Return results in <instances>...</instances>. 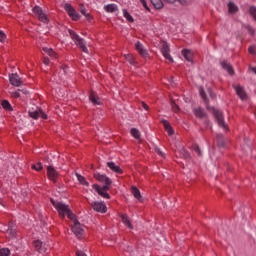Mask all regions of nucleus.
Returning a JSON list of instances; mask_svg holds the SVG:
<instances>
[{"instance_id": "nucleus-20", "label": "nucleus", "mask_w": 256, "mask_h": 256, "mask_svg": "<svg viewBox=\"0 0 256 256\" xmlns=\"http://www.w3.org/2000/svg\"><path fill=\"white\" fill-rule=\"evenodd\" d=\"M131 193L137 199L138 201H143V198L141 196V191L137 188V186H132Z\"/></svg>"}, {"instance_id": "nucleus-48", "label": "nucleus", "mask_w": 256, "mask_h": 256, "mask_svg": "<svg viewBox=\"0 0 256 256\" xmlns=\"http://www.w3.org/2000/svg\"><path fill=\"white\" fill-rule=\"evenodd\" d=\"M12 97H14V99H19L21 94L19 92H12Z\"/></svg>"}, {"instance_id": "nucleus-43", "label": "nucleus", "mask_w": 256, "mask_h": 256, "mask_svg": "<svg viewBox=\"0 0 256 256\" xmlns=\"http://www.w3.org/2000/svg\"><path fill=\"white\" fill-rule=\"evenodd\" d=\"M32 169H34L35 171H41V169H43V165L41 163L38 164H34L32 165Z\"/></svg>"}, {"instance_id": "nucleus-13", "label": "nucleus", "mask_w": 256, "mask_h": 256, "mask_svg": "<svg viewBox=\"0 0 256 256\" xmlns=\"http://www.w3.org/2000/svg\"><path fill=\"white\" fill-rule=\"evenodd\" d=\"M107 167L113 171V173H117V175H123V169H121L119 165L115 164V162H107Z\"/></svg>"}, {"instance_id": "nucleus-35", "label": "nucleus", "mask_w": 256, "mask_h": 256, "mask_svg": "<svg viewBox=\"0 0 256 256\" xmlns=\"http://www.w3.org/2000/svg\"><path fill=\"white\" fill-rule=\"evenodd\" d=\"M200 96L202 97L204 103H209V98H207V94H205V90L203 88L199 89Z\"/></svg>"}, {"instance_id": "nucleus-37", "label": "nucleus", "mask_w": 256, "mask_h": 256, "mask_svg": "<svg viewBox=\"0 0 256 256\" xmlns=\"http://www.w3.org/2000/svg\"><path fill=\"white\" fill-rule=\"evenodd\" d=\"M80 13H82L86 19H91V15L87 14V9H85V6H80Z\"/></svg>"}, {"instance_id": "nucleus-10", "label": "nucleus", "mask_w": 256, "mask_h": 256, "mask_svg": "<svg viewBox=\"0 0 256 256\" xmlns=\"http://www.w3.org/2000/svg\"><path fill=\"white\" fill-rule=\"evenodd\" d=\"M91 207L94 211H97V213H107V206L103 202H93Z\"/></svg>"}, {"instance_id": "nucleus-39", "label": "nucleus", "mask_w": 256, "mask_h": 256, "mask_svg": "<svg viewBox=\"0 0 256 256\" xmlns=\"http://www.w3.org/2000/svg\"><path fill=\"white\" fill-rule=\"evenodd\" d=\"M47 249H49V245L42 242V246L39 248L38 253H47Z\"/></svg>"}, {"instance_id": "nucleus-19", "label": "nucleus", "mask_w": 256, "mask_h": 256, "mask_svg": "<svg viewBox=\"0 0 256 256\" xmlns=\"http://www.w3.org/2000/svg\"><path fill=\"white\" fill-rule=\"evenodd\" d=\"M194 115L198 119H205V117H207V114L205 113V110L201 107H198L194 110Z\"/></svg>"}, {"instance_id": "nucleus-30", "label": "nucleus", "mask_w": 256, "mask_h": 256, "mask_svg": "<svg viewBox=\"0 0 256 256\" xmlns=\"http://www.w3.org/2000/svg\"><path fill=\"white\" fill-rule=\"evenodd\" d=\"M193 150H194V153L197 154L199 158L203 157V151H201V148L199 147V145L194 144Z\"/></svg>"}, {"instance_id": "nucleus-17", "label": "nucleus", "mask_w": 256, "mask_h": 256, "mask_svg": "<svg viewBox=\"0 0 256 256\" xmlns=\"http://www.w3.org/2000/svg\"><path fill=\"white\" fill-rule=\"evenodd\" d=\"M161 123L165 129V131L168 133V135H173L175 132L173 131V127H171V124L169 121L162 119Z\"/></svg>"}, {"instance_id": "nucleus-53", "label": "nucleus", "mask_w": 256, "mask_h": 256, "mask_svg": "<svg viewBox=\"0 0 256 256\" xmlns=\"http://www.w3.org/2000/svg\"><path fill=\"white\" fill-rule=\"evenodd\" d=\"M43 63L44 65H49V58H44Z\"/></svg>"}, {"instance_id": "nucleus-14", "label": "nucleus", "mask_w": 256, "mask_h": 256, "mask_svg": "<svg viewBox=\"0 0 256 256\" xmlns=\"http://www.w3.org/2000/svg\"><path fill=\"white\" fill-rule=\"evenodd\" d=\"M10 83L14 87H21L23 81H21V77H19L17 74H12L10 75Z\"/></svg>"}, {"instance_id": "nucleus-4", "label": "nucleus", "mask_w": 256, "mask_h": 256, "mask_svg": "<svg viewBox=\"0 0 256 256\" xmlns=\"http://www.w3.org/2000/svg\"><path fill=\"white\" fill-rule=\"evenodd\" d=\"M70 221H72V223H73L72 228H71L72 232L78 239H81V237H83V235L85 234L83 225H81V223H79V220H77V216H74V219H70Z\"/></svg>"}, {"instance_id": "nucleus-27", "label": "nucleus", "mask_w": 256, "mask_h": 256, "mask_svg": "<svg viewBox=\"0 0 256 256\" xmlns=\"http://www.w3.org/2000/svg\"><path fill=\"white\" fill-rule=\"evenodd\" d=\"M153 7H155V9H163V1L162 0H150Z\"/></svg>"}, {"instance_id": "nucleus-36", "label": "nucleus", "mask_w": 256, "mask_h": 256, "mask_svg": "<svg viewBox=\"0 0 256 256\" xmlns=\"http://www.w3.org/2000/svg\"><path fill=\"white\" fill-rule=\"evenodd\" d=\"M11 255V251L9 248H2L0 249V256H9Z\"/></svg>"}, {"instance_id": "nucleus-24", "label": "nucleus", "mask_w": 256, "mask_h": 256, "mask_svg": "<svg viewBox=\"0 0 256 256\" xmlns=\"http://www.w3.org/2000/svg\"><path fill=\"white\" fill-rule=\"evenodd\" d=\"M237 11H239V7H237L235 5V3L229 2L228 3V12L231 14H235V13H237Z\"/></svg>"}, {"instance_id": "nucleus-54", "label": "nucleus", "mask_w": 256, "mask_h": 256, "mask_svg": "<svg viewBox=\"0 0 256 256\" xmlns=\"http://www.w3.org/2000/svg\"><path fill=\"white\" fill-rule=\"evenodd\" d=\"M184 101H185V103H191V98L185 97V98H184Z\"/></svg>"}, {"instance_id": "nucleus-1", "label": "nucleus", "mask_w": 256, "mask_h": 256, "mask_svg": "<svg viewBox=\"0 0 256 256\" xmlns=\"http://www.w3.org/2000/svg\"><path fill=\"white\" fill-rule=\"evenodd\" d=\"M94 178L96 181H99V183H104L105 185L101 187L98 184H94L92 188L98 192L100 197H103L104 199H111V196L107 191L111 189V183H113V181H111L107 175L101 173H94Z\"/></svg>"}, {"instance_id": "nucleus-9", "label": "nucleus", "mask_w": 256, "mask_h": 256, "mask_svg": "<svg viewBox=\"0 0 256 256\" xmlns=\"http://www.w3.org/2000/svg\"><path fill=\"white\" fill-rule=\"evenodd\" d=\"M28 114L32 119H47V114H45L41 109L30 110Z\"/></svg>"}, {"instance_id": "nucleus-18", "label": "nucleus", "mask_w": 256, "mask_h": 256, "mask_svg": "<svg viewBox=\"0 0 256 256\" xmlns=\"http://www.w3.org/2000/svg\"><path fill=\"white\" fill-rule=\"evenodd\" d=\"M89 100L91 103H93V105H101L102 103L101 98H99L95 92L90 93Z\"/></svg>"}, {"instance_id": "nucleus-33", "label": "nucleus", "mask_w": 256, "mask_h": 256, "mask_svg": "<svg viewBox=\"0 0 256 256\" xmlns=\"http://www.w3.org/2000/svg\"><path fill=\"white\" fill-rule=\"evenodd\" d=\"M166 3H180V5H187L189 0H164Z\"/></svg>"}, {"instance_id": "nucleus-50", "label": "nucleus", "mask_w": 256, "mask_h": 256, "mask_svg": "<svg viewBox=\"0 0 256 256\" xmlns=\"http://www.w3.org/2000/svg\"><path fill=\"white\" fill-rule=\"evenodd\" d=\"M248 33L255 35V29H253L251 26H248Z\"/></svg>"}, {"instance_id": "nucleus-3", "label": "nucleus", "mask_w": 256, "mask_h": 256, "mask_svg": "<svg viewBox=\"0 0 256 256\" xmlns=\"http://www.w3.org/2000/svg\"><path fill=\"white\" fill-rule=\"evenodd\" d=\"M70 38L74 41L75 45L83 51V53H89V49L85 45V39L81 38L78 34L75 33L73 30H68Z\"/></svg>"}, {"instance_id": "nucleus-15", "label": "nucleus", "mask_w": 256, "mask_h": 256, "mask_svg": "<svg viewBox=\"0 0 256 256\" xmlns=\"http://www.w3.org/2000/svg\"><path fill=\"white\" fill-rule=\"evenodd\" d=\"M182 55H183L184 59L186 61H188V63H191V65L193 64V51L192 50L183 49Z\"/></svg>"}, {"instance_id": "nucleus-7", "label": "nucleus", "mask_w": 256, "mask_h": 256, "mask_svg": "<svg viewBox=\"0 0 256 256\" xmlns=\"http://www.w3.org/2000/svg\"><path fill=\"white\" fill-rule=\"evenodd\" d=\"M214 117L219 125V127H222V129H224V131H227V124H225V118L223 117V112H221L220 110H214Z\"/></svg>"}, {"instance_id": "nucleus-38", "label": "nucleus", "mask_w": 256, "mask_h": 256, "mask_svg": "<svg viewBox=\"0 0 256 256\" xmlns=\"http://www.w3.org/2000/svg\"><path fill=\"white\" fill-rule=\"evenodd\" d=\"M171 107H172V111H174V113H179L180 108L179 105H177V103H175V101H171Z\"/></svg>"}, {"instance_id": "nucleus-47", "label": "nucleus", "mask_w": 256, "mask_h": 256, "mask_svg": "<svg viewBox=\"0 0 256 256\" xmlns=\"http://www.w3.org/2000/svg\"><path fill=\"white\" fill-rule=\"evenodd\" d=\"M244 143H246L249 151H251V141H249V138H244Z\"/></svg>"}, {"instance_id": "nucleus-16", "label": "nucleus", "mask_w": 256, "mask_h": 256, "mask_svg": "<svg viewBox=\"0 0 256 256\" xmlns=\"http://www.w3.org/2000/svg\"><path fill=\"white\" fill-rule=\"evenodd\" d=\"M234 89L236 91V94L242 99V101H245V99H247V93H245L243 87L237 85L234 87Z\"/></svg>"}, {"instance_id": "nucleus-46", "label": "nucleus", "mask_w": 256, "mask_h": 256, "mask_svg": "<svg viewBox=\"0 0 256 256\" xmlns=\"http://www.w3.org/2000/svg\"><path fill=\"white\" fill-rule=\"evenodd\" d=\"M248 51L251 55H256V46L249 47Z\"/></svg>"}, {"instance_id": "nucleus-41", "label": "nucleus", "mask_w": 256, "mask_h": 256, "mask_svg": "<svg viewBox=\"0 0 256 256\" xmlns=\"http://www.w3.org/2000/svg\"><path fill=\"white\" fill-rule=\"evenodd\" d=\"M249 13H250L251 17H253V19L256 21V7L255 6L250 7Z\"/></svg>"}, {"instance_id": "nucleus-21", "label": "nucleus", "mask_w": 256, "mask_h": 256, "mask_svg": "<svg viewBox=\"0 0 256 256\" xmlns=\"http://www.w3.org/2000/svg\"><path fill=\"white\" fill-rule=\"evenodd\" d=\"M221 66L225 71H227V73H229V75H233V73H235L233 67L227 61H222Z\"/></svg>"}, {"instance_id": "nucleus-42", "label": "nucleus", "mask_w": 256, "mask_h": 256, "mask_svg": "<svg viewBox=\"0 0 256 256\" xmlns=\"http://www.w3.org/2000/svg\"><path fill=\"white\" fill-rule=\"evenodd\" d=\"M34 247H35L36 251L39 252V249H41V247H42V242L40 240H35Z\"/></svg>"}, {"instance_id": "nucleus-22", "label": "nucleus", "mask_w": 256, "mask_h": 256, "mask_svg": "<svg viewBox=\"0 0 256 256\" xmlns=\"http://www.w3.org/2000/svg\"><path fill=\"white\" fill-rule=\"evenodd\" d=\"M121 220L128 229H133V224H131V220L129 219V216H127V214H122Z\"/></svg>"}, {"instance_id": "nucleus-51", "label": "nucleus", "mask_w": 256, "mask_h": 256, "mask_svg": "<svg viewBox=\"0 0 256 256\" xmlns=\"http://www.w3.org/2000/svg\"><path fill=\"white\" fill-rule=\"evenodd\" d=\"M142 107L145 111H149V106L145 102H142Z\"/></svg>"}, {"instance_id": "nucleus-28", "label": "nucleus", "mask_w": 256, "mask_h": 256, "mask_svg": "<svg viewBox=\"0 0 256 256\" xmlns=\"http://www.w3.org/2000/svg\"><path fill=\"white\" fill-rule=\"evenodd\" d=\"M216 139H217L218 147H225V137H223L221 134H218Z\"/></svg>"}, {"instance_id": "nucleus-26", "label": "nucleus", "mask_w": 256, "mask_h": 256, "mask_svg": "<svg viewBox=\"0 0 256 256\" xmlns=\"http://www.w3.org/2000/svg\"><path fill=\"white\" fill-rule=\"evenodd\" d=\"M77 180L81 185H85L86 187H89V182L79 173H76Z\"/></svg>"}, {"instance_id": "nucleus-34", "label": "nucleus", "mask_w": 256, "mask_h": 256, "mask_svg": "<svg viewBox=\"0 0 256 256\" xmlns=\"http://www.w3.org/2000/svg\"><path fill=\"white\" fill-rule=\"evenodd\" d=\"M123 16L129 21V23H133V16H131V14H129V12L125 9L123 10Z\"/></svg>"}, {"instance_id": "nucleus-12", "label": "nucleus", "mask_w": 256, "mask_h": 256, "mask_svg": "<svg viewBox=\"0 0 256 256\" xmlns=\"http://www.w3.org/2000/svg\"><path fill=\"white\" fill-rule=\"evenodd\" d=\"M135 49L136 51H138L141 57H144V59H147V57H149V52H147V49H145V46H143L141 42H137L135 44Z\"/></svg>"}, {"instance_id": "nucleus-44", "label": "nucleus", "mask_w": 256, "mask_h": 256, "mask_svg": "<svg viewBox=\"0 0 256 256\" xmlns=\"http://www.w3.org/2000/svg\"><path fill=\"white\" fill-rule=\"evenodd\" d=\"M140 3L144 7V9H146V11H151V9H149V6H147V0H140Z\"/></svg>"}, {"instance_id": "nucleus-32", "label": "nucleus", "mask_w": 256, "mask_h": 256, "mask_svg": "<svg viewBox=\"0 0 256 256\" xmlns=\"http://www.w3.org/2000/svg\"><path fill=\"white\" fill-rule=\"evenodd\" d=\"M7 234L13 239L17 235V231L15 228H13V226H9L7 229Z\"/></svg>"}, {"instance_id": "nucleus-52", "label": "nucleus", "mask_w": 256, "mask_h": 256, "mask_svg": "<svg viewBox=\"0 0 256 256\" xmlns=\"http://www.w3.org/2000/svg\"><path fill=\"white\" fill-rule=\"evenodd\" d=\"M158 155H161V157H165V153H163V151H161V149H156Z\"/></svg>"}, {"instance_id": "nucleus-45", "label": "nucleus", "mask_w": 256, "mask_h": 256, "mask_svg": "<svg viewBox=\"0 0 256 256\" xmlns=\"http://www.w3.org/2000/svg\"><path fill=\"white\" fill-rule=\"evenodd\" d=\"M7 39V35L3 31H0V42L3 43Z\"/></svg>"}, {"instance_id": "nucleus-31", "label": "nucleus", "mask_w": 256, "mask_h": 256, "mask_svg": "<svg viewBox=\"0 0 256 256\" xmlns=\"http://www.w3.org/2000/svg\"><path fill=\"white\" fill-rule=\"evenodd\" d=\"M131 135L134 137V139H139L141 137V132H139L137 128H132Z\"/></svg>"}, {"instance_id": "nucleus-23", "label": "nucleus", "mask_w": 256, "mask_h": 256, "mask_svg": "<svg viewBox=\"0 0 256 256\" xmlns=\"http://www.w3.org/2000/svg\"><path fill=\"white\" fill-rule=\"evenodd\" d=\"M104 10L106 13H116V11H119V8L117 7V4H108L104 6Z\"/></svg>"}, {"instance_id": "nucleus-40", "label": "nucleus", "mask_w": 256, "mask_h": 256, "mask_svg": "<svg viewBox=\"0 0 256 256\" xmlns=\"http://www.w3.org/2000/svg\"><path fill=\"white\" fill-rule=\"evenodd\" d=\"M125 59L130 63V65H135V59L133 56H131V54L125 55Z\"/></svg>"}, {"instance_id": "nucleus-8", "label": "nucleus", "mask_w": 256, "mask_h": 256, "mask_svg": "<svg viewBox=\"0 0 256 256\" xmlns=\"http://www.w3.org/2000/svg\"><path fill=\"white\" fill-rule=\"evenodd\" d=\"M47 176L50 181H53V183H57V179H59V172H57V170H55L53 166H48Z\"/></svg>"}, {"instance_id": "nucleus-11", "label": "nucleus", "mask_w": 256, "mask_h": 256, "mask_svg": "<svg viewBox=\"0 0 256 256\" xmlns=\"http://www.w3.org/2000/svg\"><path fill=\"white\" fill-rule=\"evenodd\" d=\"M161 53L167 61L170 63H173V57H171V54H169V45L167 43H163L161 46Z\"/></svg>"}, {"instance_id": "nucleus-5", "label": "nucleus", "mask_w": 256, "mask_h": 256, "mask_svg": "<svg viewBox=\"0 0 256 256\" xmlns=\"http://www.w3.org/2000/svg\"><path fill=\"white\" fill-rule=\"evenodd\" d=\"M33 13L36 15L37 19H39L42 23H49V16H47V13L43 11V8L35 6L33 8Z\"/></svg>"}, {"instance_id": "nucleus-2", "label": "nucleus", "mask_w": 256, "mask_h": 256, "mask_svg": "<svg viewBox=\"0 0 256 256\" xmlns=\"http://www.w3.org/2000/svg\"><path fill=\"white\" fill-rule=\"evenodd\" d=\"M50 201L62 219H65V217H68V219L70 220L75 219V214L71 211L69 205L63 202L55 201L53 199H51Z\"/></svg>"}, {"instance_id": "nucleus-29", "label": "nucleus", "mask_w": 256, "mask_h": 256, "mask_svg": "<svg viewBox=\"0 0 256 256\" xmlns=\"http://www.w3.org/2000/svg\"><path fill=\"white\" fill-rule=\"evenodd\" d=\"M2 107L6 111H13V107L11 106V103H9V101H7V100L2 101Z\"/></svg>"}, {"instance_id": "nucleus-49", "label": "nucleus", "mask_w": 256, "mask_h": 256, "mask_svg": "<svg viewBox=\"0 0 256 256\" xmlns=\"http://www.w3.org/2000/svg\"><path fill=\"white\" fill-rule=\"evenodd\" d=\"M76 255H77V256H87V254H85V252H83V251H81V250H78V251L76 252Z\"/></svg>"}, {"instance_id": "nucleus-25", "label": "nucleus", "mask_w": 256, "mask_h": 256, "mask_svg": "<svg viewBox=\"0 0 256 256\" xmlns=\"http://www.w3.org/2000/svg\"><path fill=\"white\" fill-rule=\"evenodd\" d=\"M43 51H44V53H47V55H49V57H54L55 59H57V53L55 51H53V49L44 47Z\"/></svg>"}, {"instance_id": "nucleus-6", "label": "nucleus", "mask_w": 256, "mask_h": 256, "mask_svg": "<svg viewBox=\"0 0 256 256\" xmlns=\"http://www.w3.org/2000/svg\"><path fill=\"white\" fill-rule=\"evenodd\" d=\"M64 9H65V11H67L69 17H71V19H73V21H79V19H81V15H79V13H77L75 8H73V6H71V4H69V3L65 4Z\"/></svg>"}]
</instances>
